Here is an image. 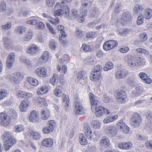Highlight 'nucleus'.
Instances as JSON below:
<instances>
[{"mask_svg": "<svg viewBox=\"0 0 152 152\" xmlns=\"http://www.w3.org/2000/svg\"><path fill=\"white\" fill-rule=\"evenodd\" d=\"M110 140L106 137H102L100 141V144L102 147L108 148L110 146Z\"/></svg>", "mask_w": 152, "mask_h": 152, "instance_id": "aec40b11", "label": "nucleus"}, {"mask_svg": "<svg viewBox=\"0 0 152 152\" xmlns=\"http://www.w3.org/2000/svg\"><path fill=\"white\" fill-rule=\"evenodd\" d=\"M123 70L122 65H120L118 67V70L115 75V77L117 79H119L123 78L124 74Z\"/></svg>", "mask_w": 152, "mask_h": 152, "instance_id": "412c9836", "label": "nucleus"}, {"mask_svg": "<svg viewBox=\"0 0 152 152\" xmlns=\"http://www.w3.org/2000/svg\"><path fill=\"white\" fill-rule=\"evenodd\" d=\"M48 90L47 86H42L39 88L37 91V94L38 95H41L45 93H46L48 91Z\"/></svg>", "mask_w": 152, "mask_h": 152, "instance_id": "2f4dec72", "label": "nucleus"}, {"mask_svg": "<svg viewBox=\"0 0 152 152\" xmlns=\"http://www.w3.org/2000/svg\"><path fill=\"white\" fill-rule=\"evenodd\" d=\"M132 144L131 142H127L124 144V149H129L132 147Z\"/></svg>", "mask_w": 152, "mask_h": 152, "instance_id": "052dcab7", "label": "nucleus"}, {"mask_svg": "<svg viewBox=\"0 0 152 152\" xmlns=\"http://www.w3.org/2000/svg\"><path fill=\"white\" fill-rule=\"evenodd\" d=\"M113 68V63L111 62H109L106 64L105 66L104 67L103 69L105 71H108Z\"/></svg>", "mask_w": 152, "mask_h": 152, "instance_id": "37998d69", "label": "nucleus"}, {"mask_svg": "<svg viewBox=\"0 0 152 152\" xmlns=\"http://www.w3.org/2000/svg\"><path fill=\"white\" fill-rule=\"evenodd\" d=\"M57 43L54 40H52L49 43V46L51 49H54L56 47Z\"/></svg>", "mask_w": 152, "mask_h": 152, "instance_id": "774afa93", "label": "nucleus"}, {"mask_svg": "<svg viewBox=\"0 0 152 152\" xmlns=\"http://www.w3.org/2000/svg\"><path fill=\"white\" fill-rule=\"evenodd\" d=\"M1 137L4 142L7 140L12 141L13 140H15L12 137V133L9 132H4L1 136Z\"/></svg>", "mask_w": 152, "mask_h": 152, "instance_id": "4468645a", "label": "nucleus"}, {"mask_svg": "<svg viewBox=\"0 0 152 152\" xmlns=\"http://www.w3.org/2000/svg\"><path fill=\"white\" fill-rule=\"evenodd\" d=\"M29 119L30 122L33 123H36L39 121V118L36 111L33 110L31 112Z\"/></svg>", "mask_w": 152, "mask_h": 152, "instance_id": "dca6fc26", "label": "nucleus"}, {"mask_svg": "<svg viewBox=\"0 0 152 152\" xmlns=\"http://www.w3.org/2000/svg\"><path fill=\"white\" fill-rule=\"evenodd\" d=\"M136 52L137 53L144 54L145 55H148L149 54L148 51L145 49L139 48L136 50Z\"/></svg>", "mask_w": 152, "mask_h": 152, "instance_id": "c03bdc74", "label": "nucleus"}, {"mask_svg": "<svg viewBox=\"0 0 152 152\" xmlns=\"http://www.w3.org/2000/svg\"><path fill=\"white\" fill-rule=\"evenodd\" d=\"M7 91L5 90L0 91V100L3 99L7 95Z\"/></svg>", "mask_w": 152, "mask_h": 152, "instance_id": "338daca9", "label": "nucleus"}, {"mask_svg": "<svg viewBox=\"0 0 152 152\" xmlns=\"http://www.w3.org/2000/svg\"><path fill=\"white\" fill-rule=\"evenodd\" d=\"M81 48L85 52L91 51L93 50V48L91 47L86 44H83Z\"/></svg>", "mask_w": 152, "mask_h": 152, "instance_id": "3c124183", "label": "nucleus"}, {"mask_svg": "<svg viewBox=\"0 0 152 152\" xmlns=\"http://www.w3.org/2000/svg\"><path fill=\"white\" fill-rule=\"evenodd\" d=\"M61 90L62 87L61 86H57L54 90V94L57 96L60 97L63 94L61 91Z\"/></svg>", "mask_w": 152, "mask_h": 152, "instance_id": "c85d7f7f", "label": "nucleus"}, {"mask_svg": "<svg viewBox=\"0 0 152 152\" xmlns=\"http://www.w3.org/2000/svg\"><path fill=\"white\" fill-rule=\"evenodd\" d=\"M144 10V8L141 4H136L133 8L134 13L137 14L141 12Z\"/></svg>", "mask_w": 152, "mask_h": 152, "instance_id": "a878e982", "label": "nucleus"}, {"mask_svg": "<svg viewBox=\"0 0 152 152\" xmlns=\"http://www.w3.org/2000/svg\"><path fill=\"white\" fill-rule=\"evenodd\" d=\"M92 124L94 128L99 129L100 127V124L98 121H92Z\"/></svg>", "mask_w": 152, "mask_h": 152, "instance_id": "6e6d98bb", "label": "nucleus"}, {"mask_svg": "<svg viewBox=\"0 0 152 152\" xmlns=\"http://www.w3.org/2000/svg\"><path fill=\"white\" fill-rule=\"evenodd\" d=\"M50 116L49 112L46 109H43L41 111V117L43 120H47Z\"/></svg>", "mask_w": 152, "mask_h": 152, "instance_id": "393cba45", "label": "nucleus"}, {"mask_svg": "<svg viewBox=\"0 0 152 152\" xmlns=\"http://www.w3.org/2000/svg\"><path fill=\"white\" fill-rule=\"evenodd\" d=\"M6 5L4 1H1L0 3V12H3L6 10Z\"/></svg>", "mask_w": 152, "mask_h": 152, "instance_id": "864d4df0", "label": "nucleus"}, {"mask_svg": "<svg viewBox=\"0 0 152 152\" xmlns=\"http://www.w3.org/2000/svg\"><path fill=\"white\" fill-rule=\"evenodd\" d=\"M52 128L49 126H48L42 129V131L45 134H48L52 132L53 129Z\"/></svg>", "mask_w": 152, "mask_h": 152, "instance_id": "8fccbe9b", "label": "nucleus"}, {"mask_svg": "<svg viewBox=\"0 0 152 152\" xmlns=\"http://www.w3.org/2000/svg\"><path fill=\"white\" fill-rule=\"evenodd\" d=\"M147 34L145 33H143L140 35L139 39L141 42H142L145 41L147 39Z\"/></svg>", "mask_w": 152, "mask_h": 152, "instance_id": "49530a36", "label": "nucleus"}, {"mask_svg": "<svg viewBox=\"0 0 152 152\" xmlns=\"http://www.w3.org/2000/svg\"><path fill=\"white\" fill-rule=\"evenodd\" d=\"M124 91L123 90H118L116 91L115 97L118 102L121 103L124 101Z\"/></svg>", "mask_w": 152, "mask_h": 152, "instance_id": "f3484780", "label": "nucleus"}, {"mask_svg": "<svg viewBox=\"0 0 152 152\" xmlns=\"http://www.w3.org/2000/svg\"><path fill=\"white\" fill-rule=\"evenodd\" d=\"M147 118L148 120L146 123V127L147 128L149 129L152 130V115L150 113H148L147 115Z\"/></svg>", "mask_w": 152, "mask_h": 152, "instance_id": "cd10ccee", "label": "nucleus"}, {"mask_svg": "<svg viewBox=\"0 0 152 152\" xmlns=\"http://www.w3.org/2000/svg\"><path fill=\"white\" fill-rule=\"evenodd\" d=\"M58 6H60L61 8V9L57 10L54 13V16H61L63 14L66 17L69 16V7L67 5H62L60 3H57L55 7H57Z\"/></svg>", "mask_w": 152, "mask_h": 152, "instance_id": "f03ea898", "label": "nucleus"}, {"mask_svg": "<svg viewBox=\"0 0 152 152\" xmlns=\"http://www.w3.org/2000/svg\"><path fill=\"white\" fill-rule=\"evenodd\" d=\"M131 14L129 11H126L124 13V21H128L131 20Z\"/></svg>", "mask_w": 152, "mask_h": 152, "instance_id": "79ce46f5", "label": "nucleus"}, {"mask_svg": "<svg viewBox=\"0 0 152 152\" xmlns=\"http://www.w3.org/2000/svg\"><path fill=\"white\" fill-rule=\"evenodd\" d=\"M30 104L29 101L27 99H25L22 101L20 103V109L21 111L25 112L26 111L28 107Z\"/></svg>", "mask_w": 152, "mask_h": 152, "instance_id": "ddd939ff", "label": "nucleus"}, {"mask_svg": "<svg viewBox=\"0 0 152 152\" xmlns=\"http://www.w3.org/2000/svg\"><path fill=\"white\" fill-rule=\"evenodd\" d=\"M101 75V73L94 72L90 76V79L94 81L97 80L99 79Z\"/></svg>", "mask_w": 152, "mask_h": 152, "instance_id": "e433bc0d", "label": "nucleus"}, {"mask_svg": "<svg viewBox=\"0 0 152 152\" xmlns=\"http://www.w3.org/2000/svg\"><path fill=\"white\" fill-rule=\"evenodd\" d=\"M71 16L74 19L77 18H78L79 15L78 14L77 10L73 9L71 10Z\"/></svg>", "mask_w": 152, "mask_h": 152, "instance_id": "bf43d9fd", "label": "nucleus"}, {"mask_svg": "<svg viewBox=\"0 0 152 152\" xmlns=\"http://www.w3.org/2000/svg\"><path fill=\"white\" fill-rule=\"evenodd\" d=\"M11 119L7 114L1 113H0V124L2 125L6 126L8 125L10 123Z\"/></svg>", "mask_w": 152, "mask_h": 152, "instance_id": "0eeeda50", "label": "nucleus"}, {"mask_svg": "<svg viewBox=\"0 0 152 152\" xmlns=\"http://www.w3.org/2000/svg\"><path fill=\"white\" fill-rule=\"evenodd\" d=\"M15 142V140H13L12 141H9L8 140L5 141L4 144L5 150L6 151L8 150Z\"/></svg>", "mask_w": 152, "mask_h": 152, "instance_id": "bb28decb", "label": "nucleus"}, {"mask_svg": "<svg viewBox=\"0 0 152 152\" xmlns=\"http://www.w3.org/2000/svg\"><path fill=\"white\" fill-rule=\"evenodd\" d=\"M4 44L5 47L7 48H8L12 46L11 41L8 37H6L4 38Z\"/></svg>", "mask_w": 152, "mask_h": 152, "instance_id": "ea45409f", "label": "nucleus"}, {"mask_svg": "<svg viewBox=\"0 0 152 152\" xmlns=\"http://www.w3.org/2000/svg\"><path fill=\"white\" fill-rule=\"evenodd\" d=\"M141 121L142 119L140 115L135 113L132 115L130 122L132 126L136 128L140 126Z\"/></svg>", "mask_w": 152, "mask_h": 152, "instance_id": "7ed1b4c3", "label": "nucleus"}, {"mask_svg": "<svg viewBox=\"0 0 152 152\" xmlns=\"http://www.w3.org/2000/svg\"><path fill=\"white\" fill-rule=\"evenodd\" d=\"M11 26L12 23L10 22H9L4 25L2 26L1 28L4 30H7L10 28Z\"/></svg>", "mask_w": 152, "mask_h": 152, "instance_id": "5fc2aeb1", "label": "nucleus"}, {"mask_svg": "<svg viewBox=\"0 0 152 152\" xmlns=\"http://www.w3.org/2000/svg\"><path fill=\"white\" fill-rule=\"evenodd\" d=\"M35 72L39 77H45L47 76V70L44 67H39L37 69L35 70Z\"/></svg>", "mask_w": 152, "mask_h": 152, "instance_id": "9d476101", "label": "nucleus"}, {"mask_svg": "<svg viewBox=\"0 0 152 152\" xmlns=\"http://www.w3.org/2000/svg\"><path fill=\"white\" fill-rule=\"evenodd\" d=\"M27 80L29 84L32 86H35L38 84V80L29 77L28 78Z\"/></svg>", "mask_w": 152, "mask_h": 152, "instance_id": "c9c22d12", "label": "nucleus"}, {"mask_svg": "<svg viewBox=\"0 0 152 152\" xmlns=\"http://www.w3.org/2000/svg\"><path fill=\"white\" fill-rule=\"evenodd\" d=\"M55 0H46V5L47 6L51 7L54 5Z\"/></svg>", "mask_w": 152, "mask_h": 152, "instance_id": "680f3d73", "label": "nucleus"}, {"mask_svg": "<svg viewBox=\"0 0 152 152\" xmlns=\"http://www.w3.org/2000/svg\"><path fill=\"white\" fill-rule=\"evenodd\" d=\"M41 144L43 146L50 147L53 145V140L51 138H45L42 140Z\"/></svg>", "mask_w": 152, "mask_h": 152, "instance_id": "2eb2a0df", "label": "nucleus"}, {"mask_svg": "<svg viewBox=\"0 0 152 152\" xmlns=\"http://www.w3.org/2000/svg\"><path fill=\"white\" fill-rule=\"evenodd\" d=\"M42 58L40 60L42 63H46L48 61L49 58V54L48 52L47 51H45L41 56Z\"/></svg>", "mask_w": 152, "mask_h": 152, "instance_id": "4c0bfd02", "label": "nucleus"}, {"mask_svg": "<svg viewBox=\"0 0 152 152\" xmlns=\"http://www.w3.org/2000/svg\"><path fill=\"white\" fill-rule=\"evenodd\" d=\"M64 26L62 25H59L57 27V30L58 31H60V32L61 34L62 37H66V35L65 34L64 30Z\"/></svg>", "mask_w": 152, "mask_h": 152, "instance_id": "de8ad7c7", "label": "nucleus"}, {"mask_svg": "<svg viewBox=\"0 0 152 152\" xmlns=\"http://www.w3.org/2000/svg\"><path fill=\"white\" fill-rule=\"evenodd\" d=\"M75 35L77 38H80L83 36V32L81 30L77 29L76 31Z\"/></svg>", "mask_w": 152, "mask_h": 152, "instance_id": "e2e57ef3", "label": "nucleus"}, {"mask_svg": "<svg viewBox=\"0 0 152 152\" xmlns=\"http://www.w3.org/2000/svg\"><path fill=\"white\" fill-rule=\"evenodd\" d=\"M31 18L30 20H27L26 21L27 23L32 25L36 24L38 21V18L34 17H32Z\"/></svg>", "mask_w": 152, "mask_h": 152, "instance_id": "a19ab883", "label": "nucleus"}, {"mask_svg": "<svg viewBox=\"0 0 152 152\" xmlns=\"http://www.w3.org/2000/svg\"><path fill=\"white\" fill-rule=\"evenodd\" d=\"M75 112L77 114H82L84 113L83 108L82 105L79 101H77L75 104Z\"/></svg>", "mask_w": 152, "mask_h": 152, "instance_id": "9b49d317", "label": "nucleus"}, {"mask_svg": "<svg viewBox=\"0 0 152 152\" xmlns=\"http://www.w3.org/2000/svg\"><path fill=\"white\" fill-rule=\"evenodd\" d=\"M137 67L144 66L145 64L144 60L140 57L136 58Z\"/></svg>", "mask_w": 152, "mask_h": 152, "instance_id": "a18cd8bd", "label": "nucleus"}, {"mask_svg": "<svg viewBox=\"0 0 152 152\" xmlns=\"http://www.w3.org/2000/svg\"><path fill=\"white\" fill-rule=\"evenodd\" d=\"M58 75L56 74H54L50 80V82L53 85H57L58 82Z\"/></svg>", "mask_w": 152, "mask_h": 152, "instance_id": "473e14b6", "label": "nucleus"}, {"mask_svg": "<svg viewBox=\"0 0 152 152\" xmlns=\"http://www.w3.org/2000/svg\"><path fill=\"white\" fill-rule=\"evenodd\" d=\"M21 62L25 64L27 66H30L31 65V61L28 59H26L25 57H23L21 60Z\"/></svg>", "mask_w": 152, "mask_h": 152, "instance_id": "0e129e2a", "label": "nucleus"}, {"mask_svg": "<svg viewBox=\"0 0 152 152\" xmlns=\"http://www.w3.org/2000/svg\"><path fill=\"white\" fill-rule=\"evenodd\" d=\"M33 35V31L31 30H28L26 33L23 39L24 42H28L32 37Z\"/></svg>", "mask_w": 152, "mask_h": 152, "instance_id": "b1692460", "label": "nucleus"}, {"mask_svg": "<svg viewBox=\"0 0 152 152\" xmlns=\"http://www.w3.org/2000/svg\"><path fill=\"white\" fill-rule=\"evenodd\" d=\"M138 76L144 83L150 84L152 82L151 79L149 78L147 74L145 72H140L138 74Z\"/></svg>", "mask_w": 152, "mask_h": 152, "instance_id": "f8f14e48", "label": "nucleus"}, {"mask_svg": "<svg viewBox=\"0 0 152 152\" xmlns=\"http://www.w3.org/2000/svg\"><path fill=\"white\" fill-rule=\"evenodd\" d=\"M99 10L96 7H93L90 10V14L92 17H97L99 15Z\"/></svg>", "mask_w": 152, "mask_h": 152, "instance_id": "c756f323", "label": "nucleus"}, {"mask_svg": "<svg viewBox=\"0 0 152 152\" xmlns=\"http://www.w3.org/2000/svg\"><path fill=\"white\" fill-rule=\"evenodd\" d=\"M29 134L33 136L34 138L35 139L38 140L39 139L40 136L38 132H34L33 131H31L30 132Z\"/></svg>", "mask_w": 152, "mask_h": 152, "instance_id": "603ef678", "label": "nucleus"}, {"mask_svg": "<svg viewBox=\"0 0 152 152\" xmlns=\"http://www.w3.org/2000/svg\"><path fill=\"white\" fill-rule=\"evenodd\" d=\"M23 75L20 73L17 72L14 74L10 78V80L13 83L19 84L23 80Z\"/></svg>", "mask_w": 152, "mask_h": 152, "instance_id": "423d86ee", "label": "nucleus"}, {"mask_svg": "<svg viewBox=\"0 0 152 152\" xmlns=\"http://www.w3.org/2000/svg\"><path fill=\"white\" fill-rule=\"evenodd\" d=\"M49 22L53 25H56L59 23V20L58 18H53L52 17L49 20Z\"/></svg>", "mask_w": 152, "mask_h": 152, "instance_id": "4d7b16f0", "label": "nucleus"}, {"mask_svg": "<svg viewBox=\"0 0 152 152\" xmlns=\"http://www.w3.org/2000/svg\"><path fill=\"white\" fill-rule=\"evenodd\" d=\"M95 57L94 56L88 57L84 61V63L88 65H93L95 64Z\"/></svg>", "mask_w": 152, "mask_h": 152, "instance_id": "4be33fe9", "label": "nucleus"}, {"mask_svg": "<svg viewBox=\"0 0 152 152\" xmlns=\"http://www.w3.org/2000/svg\"><path fill=\"white\" fill-rule=\"evenodd\" d=\"M125 61L128 65L131 67H137L136 58L128 55L126 57Z\"/></svg>", "mask_w": 152, "mask_h": 152, "instance_id": "39448f33", "label": "nucleus"}, {"mask_svg": "<svg viewBox=\"0 0 152 152\" xmlns=\"http://www.w3.org/2000/svg\"><path fill=\"white\" fill-rule=\"evenodd\" d=\"M144 17L141 14H139L137 19V24L138 25H140L143 23L144 22Z\"/></svg>", "mask_w": 152, "mask_h": 152, "instance_id": "09e8293b", "label": "nucleus"}, {"mask_svg": "<svg viewBox=\"0 0 152 152\" xmlns=\"http://www.w3.org/2000/svg\"><path fill=\"white\" fill-rule=\"evenodd\" d=\"M118 46V42L115 40H110L105 42L103 45V48L106 50L113 49Z\"/></svg>", "mask_w": 152, "mask_h": 152, "instance_id": "20e7f679", "label": "nucleus"}, {"mask_svg": "<svg viewBox=\"0 0 152 152\" xmlns=\"http://www.w3.org/2000/svg\"><path fill=\"white\" fill-rule=\"evenodd\" d=\"M89 98L91 106V109L93 112L95 110L96 116L97 117H101L105 113L107 114H109L110 110L103 106H97V105L100 104V102L98 100L97 97L94 96L92 93H90Z\"/></svg>", "mask_w": 152, "mask_h": 152, "instance_id": "f257e3e1", "label": "nucleus"}, {"mask_svg": "<svg viewBox=\"0 0 152 152\" xmlns=\"http://www.w3.org/2000/svg\"><path fill=\"white\" fill-rule=\"evenodd\" d=\"M85 135L88 139L93 138V133L89 126H87L85 127Z\"/></svg>", "mask_w": 152, "mask_h": 152, "instance_id": "5701e85b", "label": "nucleus"}, {"mask_svg": "<svg viewBox=\"0 0 152 152\" xmlns=\"http://www.w3.org/2000/svg\"><path fill=\"white\" fill-rule=\"evenodd\" d=\"M14 129L16 132H20L23 131L24 129L23 126L21 125L15 126Z\"/></svg>", "mask_w": 152, "mask_h": 152, "instance_id": "13d9d810", "label": "nucleus"}, {"mask_svg": "<svg viewBox=\"0 0 152 152\" xmlns=\"http://www.w3.org/2000/svg\"><path fill=\"white\" fill-rule=\"evenodd\" d=\"M82 7L80 9V12L81 13H84V16H86L87 14L88 8L90 7L91 5L90 4L84 3L83 2H81Z\"/></svg>", "mask_w": 152, "mask_h": 152, "instance_id": "6ab92c4d", "label": "nucleus"}, {"mask_svg": "<svg viewBox=\"0 0 152 152\" xmlns=\"http://www.w3.org/2000/svg\"><path fill=\"white\" fill-rule=\"evenodd\" d=\"M37 46L34 44L30 45L28 47L27 52L31 55H33L38 51Z\"/></svg>", "mask_w": 152, "mask_h": 152, "instance_id": "a211bd4d", "label": "nucleus"}, {"mask_svg": "<svg viewBox=\"0 0 152 152\" xmlns=\"http://www.w3.org/2000/svg\"><path fill=\"white\" fill-rule=\"evenodd\" d=\"M143 91V89L141 86H137L135 88V90L132 92V93L135 96L140 95Z\"/></svg>", "mask_w": 152, "mask_h": 152, "instance_id": "58836bf2", "label": "nucleus"}, {"mask_svg": "<svg viewBox=\"0 0 152 152\" xmlns=\"http://www.w3.org/2000/svg\"><path fill=\"white\" fill-rule=\"evenodd\" d=\"M26 30V28L22 26L18 27L15 29V33L18 34H21L24 33Z\"/></svg>", "mask_w": 152, "mask_h": 152, "instance_id": "7c9ffc66", "label": "nucleus"}, {"mask_svg": "<svg viewBox=\"0 0 152 152\" xmlns=\"http://www.w3.org/2000/svg\"><path fill=\"white\" fill-rule=\"evenodd\" d=\"M79 141L80 144L82 145H85L88 143L87 140L83 134H80L79 135Z\"/></svg>", "mask_w": 152, "mask_h": 152, "instance_id": "f704fd0d", "label": "nucleus"}, {"mask_svg": "<svg viewBox=\"0 0 152 152\" xmlns=\"http://www.w3.org/2000/svg\"><path fill=\"white\" fill-rule=\"evenodd\" d=\"M15 58V56L13 53H11L8 55L6 61V66L8 68H10L12 66Z\"/></svg>", "mask_w": 152, "mask_h": 152, "instance_id": "1a4fd4ad", "label": "nucleus"}, {"mask_svg": "<svg viewBox=\"0 0 152 152\" xmlns=\"http://www.w3.org/2000/svg\"><path fill=\"white\" fill-rule=\"evenodd\" d=\"M106 130L108 135L111 137L115 136L118 133V129L115 126H107L106 128Z\"/></svg>", "mask_w": 152, "mask_h": 152, "instance_id": "6e6552de", "label": "nucleus"}, {"mask_svg": "<svg viewBox=\"0 0 152 152\" xmlns=\"http://www.w3.org/2000/svg\"><path fill=\"white\" fill-rule=\"evenodd\" d=\"M143 16L146 19H150L152 16V9H146Z\"/></svg>", "mask_w": 152, "mask_h": 152, "instance_id": "72a5a7b5", "label": "nucleus"}, {"mask_svg": "<svg viewBox=\"0 0 152 152\" xmlns=\"http://www.w3.org/2000/svg\"><path fill=\"white\" fill-rule=\"evenodd\" d=\"M102 69V67L100 65H96L94 66V72L101 73Z\"/></svg>", "mask_w": 152, "mask_h": 152, "instance_id": "69168bd1", "label": "nucleus"}]
</instances>
